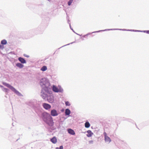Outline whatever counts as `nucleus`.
<instances>
[{
	"instance_id": "nucleus-1",
	"label": "nucleus",
	"mask_w": 149,
	"mask_h": 149,
	"mask_svg": "<svg viewBox=\"0 0 149 149\" xmlns=\"http://www.w3.org/2000/svg\"><path fill=\"white\" fill-rule=\"evenodd\" d=\"M40 84L42 87L41 92L43 93V95H45L43 93L44 92L49 93L52 92L51 89L50 87V83L48 79L45 78L41 79L40 81Z\"/></svg>"
},
{
	"instance_id": "nucleus-2",
	"label": "nucleus",
	"mask_w": 149,
	"mask_h": 149,
	"mask_svg": "<svg viewBox=\"0 0 149 149\" xmlns=\"http://www.w3.org/2000/svg\"><path fill=\"white\" fill-rule=\"evenodd\" d=\"M41 117L43 121L49 126H52L54 125L53 118L49 113L44 112L42 113Z\"/></svg>"
},
{
	"instance_id": "nucleus-3",
	"label": "nucleus",
	"mask_w": 149,
	"mask_h": 149,
	"mask_svg": "<svg viewBox=\"0 0 149 149\" xmlns=\"http://www.w3.org/2000/svg\"><path fill=\"white\" fill-rule=\"evenodd\" d=\"M52 92L51 93H49L47 92H44L43 93L45 95H43V93L41 92V96L44 100L47 99L48 102L50 103H53L54 101V97L53 95L52 94Z\"/></svg>"
},
{
	"instance_id": "nucleus-4",
	"label": "nucleus",
	"mask_w": 149,
	"mask_h": 149,
	"mask_svg": "<svg viewBox=\"0 0 149 149\" xmlns=\"http://www.w3.org/2000/svg\"><path fill=\"white\" fill-rule=\"evenodd\" d=\"M3 85L5 86L8 87L12 91L14 92L16 94L19 96H22V95L19 93L18 91L14 87L10 85L9 84L6 82H3L2 83Z\"/></svg>"
},
{
	"instance_id": "nucleus-5",
	"label": "nucleus",
	"mask_w": 149,
	"mask_h": 149,
	"mask_svg": "<svg viewBox=\"0 0 149 149\" xmlns=\"http://www.w3.org/2000/svg\"><path fill=\"white\" fill-rule=\"evenodd\" d=\"M52 89L53 91L56 93H63V89L60 86H58L57 87L55 85H53Z\"/></svg>"
},
{
	"instance_id": "nucleus-6",
	"label": "nucleus",
	"mask_w": 149,
	"mask_h": 149,
	"mask_svg": "<svg viewBox=\"0 0 149 149\" xmlns=\"http://www.w3.org/2000/svg\"><path fill=\"white\" fill-rule=\"evenodd\" d=\"M122 30V31H127V30L126 29H105L104 30H100V31H98L93 32L92 33H88L86 35H84L83 37H84L85 38L86 36H88V35L91 34V33H96V32H100V31H109V30Z\"/></svg>"
},
{
	"instance_id": "nucleus-7",
	"label": "nucleus",
	"mask_w": 149,
	"mask_h": 149,
	"mask_svg": "<svg viewBox=\"0 0 149 149\" xmlns=\"http://www.w3.org/2000/svg\"><path fill=\"white\" fill-rule=\"evenodd\" d=\"M104 135V140L105 142L109 143L111 141V139L108 136L106 132H104L103 133Z\"/></svg>"
},
{
	"instance_id": "nucleus-8",
	"label": "nucleus",
	"mask_w": 149,
	"mask_h": 149,
	"mask_svg": "<svg viewBox=\"0 0 149 149\" xmlns=\"http://www.w3.org/2000/svg\"><path fill=\"white\" fill-rule=\"evenodd\" d=\"M50 114L53 116H56L59 114V113L56 110L53 109L51 111Z\"/></svg>"
},
{
	"instance_id": "nucleus-9",
	"label": "nucleus",
	"mask_w": 149,
	"mask_h": 149,
	"mask_svg": "<svg viewBox=\"0 0 149 149\" xmlns=\"http://www.w3.org/2000/svg\"><path fill=\"white\" fill-rule=\"evenodd\" d=\"M42 106L43 108L46 110H48L51 107V106L50 105L46 103H43Z\"/></svg>"
},
{
	"instance_id": "nucleus-10",
	"label": "nucleus",
	"mask_w": 149,
	"mask_h": 149,
	"mask_svg": "<svg viewBox=\"0 0 149 149\" xmlns=\"http://www.w3.org/2000/svg\"><path fill=\"white\" fill-rule=\"evenodd\" d=\"M18 60L22 63L24 64L26 63V61L25 59L21 57L18 58Z\"/></svg>"
},
{
	"instance_id": "nucleus-11",
	"label": "nucleus",
	"mask_w": 149,
	"mask_h": 149,
	"mask_svg": "<svg viewBox=\"0 0 149 149\" xmlns=\"http://www.w3.org/2000/svg\"><path fill=\"white\" fill-rule=\"evenodd\" d=\"M68 132L70 134L72 135H74L75 134V133L74 130L71 129H69L68 130Z\"/></svg>"
},
{
	"instance_id": "nucleus-12",
	"label": "nucleus",
	"mask_w": 149,
	"mask_h": 149,
	"mask_svg": "<svg viewBox=\"0 0 149 149\" xmlns=\"http://www.w3.org/2000/svg\"><path fill=\"white\" fill-rule=\"evenodd\" d=\"M88 134H87V136L88 137H91L93 134V133L91 130H88L87 131Z\"/></svg>"
},
{
	"instance_id": "nucleus-13",
	"label": "nucleus",
	"mask_w": 149,
	"mask_h": 149,
	"mask_svg": "<svg viewBox=\"0 0 149 149\" xmlns=\"http://www.w3.org/2000/svg\"><path fill=\"white\" fill-rule=\"evenodd\" d=\"M70 112V111L68 109H67L65 110V114L66 116L69 115Z\"/></svg>"
},
{
	"instance_id": "nucleus-14",
	"label": "nucleus",
	"mask_w": 149,
	"mask_h": 149,
	"mask_svg": "<svg viewBox=\"0 0 149 149\" xmlns=\"http://www.w3.org/2000/svg\"><path fill=\"white\" fill-rule=\"evenodd\" d=\"M16 66L19 68H22L24 67V65L20 63H17Z\"/></svg>"
},
{
	"instance_id": "nucleus-15",
	"label": "nucleus",
	"mask_w": 149,
	"mask_h": 149,
	"mask_svg": "<svg viewBox=\"0 0 149 149\" xmlns=\"http://www.w3.org/2000/svg\"><path fill=\"white\" fill-rule=\"evenodd\" d=\"M51 141L54 143H56L57 141V139L56 137H54L52 139H51L50 140Z\"/></svg>"
},
{
	"instance_id": "nucleus-16",
	"label": "nucleus",
	"mask_w": 149,
	"mask_h": 149,
	"mask_svg": "<svg viewBox=\"0 0 149 149\" xmlns=\"http://www.w3.org/2000/svg\"><path fill=\"white\" fill-rule=\"evenodd\" d=\"M47 68L46 66H43L41 68V70L43 71H45L47 70Z\"/></svg>"
},
{
	"instance_id": "nucleus-17",
	"label": "nucleus",
	"mask_w": 149,
	"mask_h": 149,
	"mask_svg": "<svg viewBox=\"0 0 149 149\" xmlns=\"http://www.w3.org/2000/svg\"><path fill=\"white\" fill-rule=\"evenodd\" d=\"M1 43L2 45H5L7 43V41L6 40L3 39L1 41Z\"/></svg>"
},
{
	"instance_id": "nucleus-18",
	"label": "nucleus",
	"mask_w": 149,
	"mask_h": 149,
	"mask_svg": "<svg viewBox=\"0 0 149 149\" xmlns=\"http://www.w3.org/2000/svg\"><path fill=\"white\" fill-rule=\"evenodd\" d=\"M90 124L88 122H86L85 124V126L86 128H88L90 126Z\"/></svg>"
},
{
	"instance_id": "nucleus-19",
	"label": "nucleus",
	"mask_w": 149,
	"mask_h": 149,
	"mask_svg": "<svg viewBox=\"0 0 149 149\" xmlns=\"http://www.w3.org/2000/svg\"><path fill=\"white\" fill-rule=\"evenodd\" d=\"M73 0H69V1L68 2V6H70L71 3L73 1Z\"/></svg>"
},
{
	"instance_id": "nucleus-20",
	"label": "nucleus",
	"mask_w": 149,
	"mask_h": 149,
	"mask_svg": "<svg viewBox=\"0 0 149 149\" xmlns=\"http://www.w3.org/2000/svg\"><path fill=\"white\" fill-rule=\"evenodd\" d=\"M3 91H4L5 92L8 93V91H9V90L7 88H4L3 89Z\"/></svg>"
},
{
	"instance_id": "nucleus-21",
	"label": "nucleus",
	"mask_w": 149,
	"mask_h": 149,
	"mask_svg": "<svg viewBox=\"0 0 149 149\" xmlns=\"http://www.w3.org/2000/svg\"><path fill=\"white\" fill-rule=\"evenodd\" d=\"M65 105L67 106H70V104L68 101L65 102Z\"/></svg>"
},
{
	"instance_id": "nucleus-22",
	"label": "nucleus",
	"mask_w": 149,
	"mask_h": 149,
	"mask_svg": "<svg viewBox=\"0 0 149 149\" xmlns=\"http://www.w3.org/2000/svg\"><path fill=\"white\" fill-rule=\"evenodd\" d=\"M74 42H72L70 43H69V44H68L67 45H64V46H63L62 47H60L59 49H60V48H61V47H63L65 46H66V45H69L70 44H72Z\"/></svg>"
},
{
	"instance_id": "nucleus-23",
	"label": "nucleus",
	"mask_w": 149,
	"mask_h": 149,
	"mask_svg": "<svg viewBox=\"0 0 149 149\" xmlns=\"http://www.w3.org/2000/svg\"><path fill=\"white\" fill-rule=\"evenodd\" d=\"M69 21H69V20H68V23L69 24L70 26V29H71V30H72V31L74 32V31L73 30V29H72V28H71V27L70 23L69 22Z\"/></svg>"
},
{
	"instance_id": "nucleus-24",
	"label": "nucleus",
	"mask_w": 149,
	"mask_h": 149,
	"mask_svg": "<svg viewBox=\"0 0 149 149\" xmlns=\"http://www.w3.org/2000/svg\"><path fill=\"white\" fill-rule=\"evenodd\" d=\"M4 48V46L3 45H0V49H3Z\"/></svg>"
},
{
	"instance_id": "nucleus-25",
	"label": "nucleus",
	"mask_w": 149,
	"mask_h": 149,
	"mask_svg": "<svg viewBox=\"0 0 149 149\" xmlns=\"http://www.w3.org/2000/svg\"><path fill=\"white\" fill-rule=\"evenodd\" d=\"M143 32H146L148 34H149V30H148V31H143Z\"/></svg>"
},
{
	"instance_id": "nucleus-26",
	"label": "nucleus",
	"mask_w": 149,
	"mask_h": 149,
	"mask_svg": "<svg viewBox=\"0 0 149 149\" xmlns=\"http://www.w3.org/2000/svg\"><path fill=\"white\" fill-rule=\"evenodd\" d=\"M128 121L131 122H133V120L131 119H129L127 120Z\"/></svg>"
},
{
	"instance_id": "nucleus-27",
	"label": "nucleus",
	"mask_w": 149,
	"mask_h": 149,
	"mask_svg": "<svg viewBox=\"0 0 149 149\" xmlns=\"http://www.w3.org/2000/svg\"><path fill=\"white\" fill-rule=\"evenodd\" d=\"M59 149H63V147L62 146H60L59 148Z\"/></svg>"
},
{
	"instance_id": "nucleus-28",
	"label": "nucleus",
	"mask_w": 149,
	"mask_h": 149,
	"mask_svg": "<svg viewBox=\"0 0 149 149\" xmlns=\"http://www.w3.org/2000/svg\"><path fill=\"white\" fill-rule=\"evenodd\" d=\"M135 31V32H143V31H140V30H135V31Z\"/></svg>"
},
{
	"instance_id": "nucleus-29",
	"label": "nucleus",
	"mask_w": 149,
	"mask_h": 149,
	"mask_svg": "<svg viewBox=\"0 0 149 149\" xmlns=\"http://www.w3.org/2000/svg\"><path fill=\"white\" fill-rule=\"evenodd\" d=\"M127 31H134L135 30H127Z\"/></svg>"
},
{
	"instance_id": "nucleus-30",
	"label": "nucleus",
	"mask_w": 149,
	"mask_h": 149,
	"mask_svg": "<svg viewBox=\"0 0 149 149\" xmlns=\"http://www.w3.org/2000/svg\"><path fill=\"white\" fill-rule=\"evenodd\" d=\"M93 141H89L90 143H93Z\"/></svg>"
},
{
	"instance_id": "nucleus-31",
	"label": "nucleus",
	"mask_w": 149,
	"mask_h": 149,
	"mask_svg": "<svg viewBox=\"0 0 149 149\" xmlns=\"http://www.w3.org/2000/svg\"><path fill=\"white\" fill-rule=\"evenodd\" d=\"M25 56H26V57H27V58H28V57H29V56H28V55H26V56L25 55Z\"/></svg>"
},
{
	"instance_id": "nucleus-32",
	"label": "nucleus",
	"mask_w": 149,
	"mask_h": 149,
	"mask_svg": "<svg viewBox=\"0 0 149 149\" xmlns=\"http://www.w3.org/2000/svg\"><path fill=\"white\" fill-rule=\"evenodd\" d=\"M0 87H1V88H3V86H2L0 85Z\"/></svg>"
},
{
	"instance_id": "nucleus-33",
	"label": "nucleus",
	"mask_w": 149,
	"mask_h": 149,
	"mask_svg": "<svg viewBox=\"0 0 149 149\" xmlns=\"http://www.w3.org/2000/svg\"><path fill=\"white\" fill-rule=\"evenodd\" d=\"M55 149H59V148L58 147H56Z\"/></svg>"
}]
</instances>
